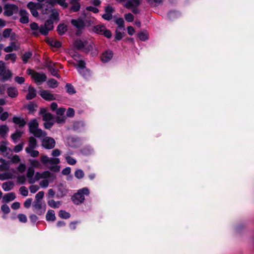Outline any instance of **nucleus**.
Here are the masks:
<instances>
[{
	"mask_svg": "<svg viewBox=\"0 0 254 254\" xmlns=\"http://www.w3.org/2000/svg\"><path fill=\"white\" fill-rule=\"evenodd\" d=\"M25 151L32 157H38L39 155V151L34 149L25 148Z\"/></svg>",
	"mask_w": 254,
	"mask_h": 254,
	"instance_id": "35",
	"label": "nucleus"
},
{
	"mask_svg": "<svg viewBox=\"0 0 254 254\" xmlns=\"http://www.w3.org/2000/svg\"><path fill=\"white\" fill-rule=\"evenodd\" d=\"M18 49V47L14 42H11L10 45L4 48L3 50L6 53H10L13 51H16Z\"/></svg>",
	"mask_w": 254,
	"mask_h": 254,
	"instance_id": "27",
	"label": "nucleus"
},
{
	"mask_svg": "<svg viewBox=\"0 0 254 254\" xmlns=\"http://www.w3.org/2000/svg\"><path fill=\"white\" fill-rule=\"evenodd\" d=\"M37 146V140L34 137L29 139L28 146L26 148L35 149Z\"/></svg>",
	"mask_w": 254,
	"mask_h": 254,
	"instance_id": "32",
	"label": "nucleus"
},
{
	"mask_svg": "<svg viewBox=\"0 0 254 254\" xmlns=\"http://www.w3.org/2000/svg\"><path fill=\"white\" fill-rule=\"evenodd\" d=\"M33 210L36 213L40 215L46 210V204L41 201H35L33 204Z\"/></svg>",
	"mask_w": 254,
	"mask_h": 254,
	"instance_id": "6",
	"label": "nucleus"
},
{
	"mask_svg": "<svg viewBox=\"0 0 254 254\" xmlns=\"http://www.w3.org/2000/svg\"><path fill=\"white\" fill-rule=\"evenodd\" d=\"M86 43V42H84L81 40H77L75 42L74 45L78 49H83V50Z\"/></svg>",
	"mask_w": 254,
	"mask_h": 254,
	"instance_id": "40",
	"label": "nucleus"
},
{
	"mask_svg": "<svg viewBox=\"0 0 254 254\" xmlns=\"http://www.w3.org/2000/svg\"><path fill=\"white\" fill-rule=\"evenodd\" d=\"M12 120L15 124L18 125L20 127H22L26 124V122L24 119L20 117H14Z\"/></svg>",
	"mask_w": 254,
	"mask_h": 254,
	"instance_id": "29",
	"label": "nucleus"
},
{
	"mask_svg": "<svg viewBox=\"0 0 254 254\" xmlns=\"http://www.w3.org/2000/svg\"><path fill=\"white\" fill-rule=\"evenodd\" d=\"M40 4L39 3H35L31 1L28 3L27 7L30 9V10H31L36 8H38L40 6Z\"/></svg>",
	"mask_w": 254,
	"mask_h": 254,
	"instance_id": "52",
	"label": "nucleus"
},
{
	"mask_svg": "<svg viewBox=\"0 0 254 254\" xmlns=\"http://www.w3.org/2000/svg\"><path fill=\"white\" fill-rule=\"evenodd\" d=\"M90 191L88 188H83L79 190L77 192L74 193L71 197L73 203L75 204H79L83 202L85 199V195H88Z\"/></svg>",
	"mask_w": 254,
	"mask_h": 254,
	"instance_id": "1",
	"label": "nucleus"
},
{
	"mask_svg": "<svg viewBox=\"0 0 254 254\" xmlns=\"http://www.w3.org/2000/svg\"><path fill=\"white\" fill-rule=\"evenodd\" d=\"M65 88L66 90V92L70 94L75 93L74 88L73 86H72L70 84L67 83L65 86Z\"/></svg>",
	"mask_w": 254,
	"mask_h": 254,
	"instance_id": "48",
	"label": "nucleus"
},
{
	"mask_svg": "<svg viewBox=\"0 0 254 254\" xmlns=\"http://www.w3.org/2000/svg\"><path fill=\"white\" fill-rule=\"evenodd\" d=\"M34 169L32 167H29L26 172V177L29 184H34L35 183V175Z\"/></svg>",
	"mask_w": 254,
	"mask_h": 254,
	"instance_id": "10",
	"label": "nucleus"
},
{
	"mask_svg": "<svg viewBox=\"0 0 254 254\" xmlns=\"http://www.w3.org/2000/svg\"><path fill=\"white\" fill-rule=\"evenodd\" d=\"M95 45L92 43H86L83 51L86 53L93 51L95 49Z\"/></svg>",
	"mask_w": 254,
	"mask_h": 254,
	"instance_id": "39",
	"label": "nucleus"
},
{
	"mask_svg": "<svg viewBox=\"0 0 254 254\" xmlns=\"http://www.w3.org/2000/svg\"><path fill=\"white\" fill-rule=\"evenodd\" d=\"M17 217L21 222L26 223L27 221V217L23 214H19L18 215Z\"/></svg>",
	"mask_w": 254,
	"mask_h": 254,
	"instance_id": "62",
	"label": "nucleus"
},
{
	"mask_svg": "<svg viewBox=\"0 0 254 254\" xmlns=\"http://www.w3.org/2000/svg\"><path fill=\"white\" fill-rule=\"evenodd\" d=\"M50 3H57L62 6L64 8H66L67 6V3L65 1V0H54L52 2H49Z\"/></svg>",
	"mask_w": 254,
	"mask_h": 254,
	"instance_id": "45",
	"label": "nucleus"
},
{
	"mask_svg": "<svg viewBox=\"0 0 254 254\" xmlns=\"http://www.w3.org/2000/svg\"><path fill=\"white\" fill-rule=\"evenodd\" d=\"M65 158L67 163L69 165H73L76 163V160L69 155H66Z\"/></svg>",
	"mask_w": 254,
	"mask_h": 254,
	"instance_id": "46",
	"label": "nucleus"
},
{
	"mask_svg": "<svg viewBox=\"0 0 254 254\" xmlns=\"http://www.w3.org/2000/svg\"><path fill=\"white\" fill-rule=\"evenodd\" d=\"M44 195V192L40 191L38 192L35 195V201H41Z\"/></svg>",
	"mask_w": 254,
	"mask_h": 254,
	"instance_id": "61",
	"label": "nucleus"
},
{
	"mask_svg": "<svg viewBox=\"0 0 254 254\" xmlns=\"http://www.w3.org/2000/svg\"><path fill=\"white\" fill-rule=\"evenodd\" d=\"M138 36L140 40L142 41H145L148 39V34L146 32H140L138 33Z\"/></svg>",
	"mask_w": 254,
	"mask_h": 254,
	"instance_id": "56",
	"label": "nucleus"
},
{
	"mask_svg": "<svg viewBox=\"0 0 254 254\" xmlns=\"http://www.w3.org/2000/svg\"><path fill=\"white\" fill-rule=\"evenodd\" d=\"M67 143L71 147H76L78 144L77 139L73 137H68L67 138Z\"/></svg>",
	"mask_w": 254,
	"mask_h": 254,
	"instance_id": "34",
	"label": "nucleus"
},
{
	"mask_svg": "<svg viewBox=\"0 0 254 254\" xmlns=\"http://www.w3.org/2000/svg\"><path fill=\"white\" fill-rule=\"evenodd\" d=\"M32 133L33 134V135L35 137H38V138H40L42 139L43 138H44L45 137H46L47 134L45 131H43L42 129H41L40 128H37V129L34 130L33 132H32Z\"/></svg>",
	"mask_w": 254,
	"mask_h": 254,
	"instance_id": "23",
	"label": "nucleus"
},
{
	"mask_svg": "<svg viewBox=\"0 0 254 254\" xmlns=\"http://www.w3.org/2000/svg\"><path fill=\"white\" fill-rule=\"evenodd\" d=\"M7 93L10 97L15 98L17 96L18 92L15 87H10L7 88Z\"/></svg>",
	"mask_w": 254,
	"mask_h": 254,
	"instance_id": "21",
	"label": "nucleus"
},
{
	"mask_svg": "<svg viewBox=\"0 0 254 254\" xmlns=\"http://www.w3.org/2000/svg\"><path fill=\"white\" fill-rule=\"evenodd\" d=\"M50 20H58L59 19V14L58 12L55 9L52 10V13L50 15Z\"/></svg>",
	"mask_w": 254,
	"mask_h": 254,
	"instance_id": "41",
	"label": "nucleus"
},
{
	"mask_svg": "<svg viewBox=\"0 0 254 254\" xmlns=\"http://www.w3.org/2000/svg\"><path fill=\"white\" fill-rule=\"evenodd\" d=\"M141 2V0H128L125 4L127 8H132L138 6Z\"/></svg>",
	"mask_w": 254,
	"mask_h": 254,
	"instance_id": "15",
	"label": "nucleus"
},
{
	"mask_svg": "<svg viewBox=\"0 0 254 254\" xmlns=\"http://www.w3.org/2000/svg\"><path fill=\"white\" fill-rule=\"evenodd\" d=\"M57 31L60 35H63L67 31V26L64 24H60L58 26Z\"/></svg>",
	"mask_w": 254,
	"mask_h": 254,
	"instance_id": "36",
	"label": "nucleus"
},
{
	"mask_svg": "<svg viewBox=\"0 0 254 254\" xmlns=\"http://www.w3.org/2000/svg\"><path fill=\"white\" fill-rule=\"evenodd\" d=\"M71 23L72 25L78 29H81L84 27V23L81 19H72L71 20Z\"/></svg>",
	"mask_w": 254,
	"mask_h": 254,
	"instance_id": "18",
	"label": "nucleus"
},
{
	"mask_svg": "<svg viewBox=\"0 0 254 254\" xmlns=\"http://www.w3.org/2000/svg\"><path fill=\"white\" fill-rule=\"evenodd\" d=\"M7 143L4 141H2L0 144V151L2 153H4L7 150V147H6Z\"/></svg>",
	"mask_w": 254,
	"mask_h": 254,
	"instance_id": "49",
	"label": "nucleus"
},
{
	"mask_svg": "<svg viewBox=\"0 0 254 254\" xmlns=\"http://www.w3.org/2000/svg\"><path fill=\"white\" fill-rule=\"evenodd\" d=\"M14 183L11 181L3 183L2 185V188L5 191H8L13 189Z\"/></svg>",
	"mask_w": 254,
	"mask_h": 254,
	"instance_id": "28",
	"label": "nucleus"
},
{
	"mask_svg": "<svg viewBox=\"0 0 254 254\" xmlns=\"http://www.w3.org/2000/svg\"><path fill=\"white\" fill-rule=\"evenodd\" d=\"M19 191L20 193L24 196H27L28 194V191L27 188L24 186L20 188Z\"/></svg>",
	"mask_w": 254,
	"mask_h": 254,
	"instance_id": "53",
	"label": "nucleus"
},
{
	"mask_svg": "<svg viewBox=\"0 0 254 254\" xmlns=\"http://www.w3.org/2000/svg\"><path fill=\"white\" fill-rule=\"evenodd\" d=\"M29 129L31 133L37 129L38 127V123L36 120H31L28 124Z\"/></svg>",
	"mask_w": 254,
	"mask_h": 254,
	"instance_id": "25",
	"label": "nucleus"
},
{
	"mask_svg": "<svg viewBox=\"0 0 254 254\" xmlns=\"http://www.w3.org/2000/svg\"><path fill=\"white\" fill-rule=\"evenodd\" d=\"M31 167L34 168L42 169V165L41 163L37 159H30L28 160Z\"/></svg>",
	"mask_w": 254,
	"mask_h": 254,
	"instance_id": "24",
	"label": "nucleus"
},
{
	"mask_svg": "<svg viewBox=\"0 0 254 254\" xmlns=\"http://www.w3.org/2000/svg\"><path fill=\"white\" fill-rule=\"evenodd\" d=\"M149 4L152 7L158 6L162 1V0H147Z\"/></svg>",
	"mask_w": 254,
	"mask_h": 254,
	"instance_id": "47",
	"label": "nucleus"
},
{
	"mask_svg": "<svg viewBox=\"0 0 254 254\" xmlns=\"http://www.w3.org/2000/svg\"><path fill=\"white\" fill-rule=\"evenodd\" d=\"M53 22L51 20H47L44 25H41L39 27L40 32L44 35H47L50 30L53 29Z\"/></svg>",
	"mask_w": 254,
	"mask_h": 254,
	"instance_id": "7",
	"label": "nucleus"
},
{
	"mask_svg": "<svg viewBox=\"0 0 254 254\" xmlns=\"http://www.w3.org/2000/svg\"><path fill=\"white\" fill-rule=\"evenodd\" d=\"M49 181L47 179H45L40 182L39 185L42 188H47L49 186Z\"/></svg>",
	"mask_w": 254,
	"mask_h": 254,
	"instance_id": "54",
	"label": "nucleus"
},
{
	"mask_svg": "<svg viewBox=\"0 0 254 254\" xmlns=\"http://www.w3.org/2000/svg\"><path fill=\"white\" fill-rule=\"evenodd\" d=\"M93 31L97 34L103 35L108 38H110L112 36L111 31L107 29L103 25H98L94 26Z\"/></svg>",
	"mask_w": 254,
	"mask_h": 254,
	"instance_id": "4",
	"label": "nucleus"
},
{
	"mask_svg": "<svg viewBox=\"0 0 254 254\" xmlns=\"http://www.w3.org/2000/svg\"><path fill=\"white\" fill-rule=\"evenodd\" d=\"M59 215L61 218L64 219L68 218L70 216L68 212L63 210H61L59 211Z\"/></svg>",
	"mask_w": 254,
	"mask_h": 254,
	"instance_id": "44",
	"label": "nucleus"
},
{
	"mask_svg": "<svg viewBox=\"0 0 254 254\" xmlns=\"http://www.w3.org/2000/svg\"><path fill=\"white\" fill-rule=\"evenodd\" d=\"M31 56L32 53L31 52H26L23 54L22 57V60L24 63H26Z\"/></svg>",
	"mask_w": 254,
	"mask_h": 254,
	"instance_id": "42",
	"label": "nucleus"
},
{
	"mask_svg": "<svg viewBox=\"0 0 254 254\" xmlns=\"http://www.w3.org/2000/svg\"><path fill=\"white\" fill-rule=\"evenodd\" d=\"M12 31L11 29L6 28L5 29L2 33V36L4 38H8L9 37L10 33Z\"/></svg>",
	"mask_w": 254,
	"mask_h": 254,
	"instance_id": "60",
	"label": "nucleus"
},
{
	"mask_svg": "<svg viewBox=\"0 0 254 254\" xmlns=\"http://www.w3.org/2000/svg\"><path fill=\"white\" fill-rule=\"evenodd\" d=\"M16 58V55L14 53L6 54L4 57V60L5 61H10L12 63H15Z\"/></svg>",
	"mask_w": 254,
	"mask_h": 254,
	"instance_id": "33",
	"label": "nucleus"
},
{
	"mask_svg": "<svg viewBox=\"0 0 254 254\" xmlns=\"http://www.w3.org/2000/svg\"><path fill=\"white\" fill-rule=\"evenodd\" d=\"M113 52L111 51H107L104 52L101 56V60L104 63L109 62L113 57Z\"/></svg>",
	"mask_w": 254,
	"mask_h": 254,
	"instance_id": "16",
	"label": "nucleus"
},
{
	"mask_svg": "<svg viewBox=\"0 0 254 254\" xmlns=\"http://www.w3.org/2000/svg\"><path fill=\"white\" fill-rule=\"evenodd\" d=\"M47 85L50 88H55L58 86V82L55 79L52 78L47 81Z\"/></svg>",
	"mask_w": 254,
	"mask_h": 254,
	"instance_id": "38",
	"label": "nucleus"
},
{
	"mask_svg": "<svg viewBox=\"0 0 254 254\" xmlns=\"http://www.w3.org/2000/svg\"><path fill=\"white\" fill-rule=\"evenodd\" d=\"M26 170V166L24 163H21L17 168V170L21 173H23Z\"/></svg>",
	"mask_w": 254,
	"mask_h": 254,
	"instance_id": "64",
	"label": "nucleus"
},
{
	"mask_svg": "<svg viewBox=\"0 0 254 254\" xmlns=\"http://www.w3.org/2000/svg\"><path fill=\"white\" fill-rule=\"evenodd\" d=\"M116 23L119 26L120 28H124V21L123 18H119L116 20Z\"/></svg>",
	"mask_w": 254,
	"mask_h": 254,
	"instance_id": "63",
	"label": "nucleus"
},
{
	"mask_svg": "<svg viewBox=\"0 0 254 254\" xmlns=\"http://www.w3.org/2000/svg\"><path fill=\"white\" fill-rule=\"evenodd\" d=\"M17 9V7L14 5H6L4 6V14L10 16L13 14L14 11Z\"/></svg>",
	"mask_w": 254,
	"mask_h": 254,
	"instance_id": "14",
	"label": "nucleus"
},
{
	"mask_svg": "<svg viewBox=\"0 0 254 254\" xmlns=\"http://www.w3.org/2000/svg\"><path fill=\"white\" fill-rule=\"evenodd\" d=\"M48 69L50 71L52 75H53L54 76H56L57 78H61L60 75L58 73L57 69H56L55 67L50 68Z\"/></svg>",
	"mask_w": 254,
	"mask_h": 254,
	"instance_id": "50",
	"label": "nucleus"
},
{
	"mask_svg": "<svg viewBox=\"0 0 254 254\" xmlns=\"http://www.w3.org/2000/svg\"><path fill=\"white\" fill-rule=\"evenodd\" d=\"M32 133L33 134V135L35 137H38V138H40L42 139L43 138H44L45 137H46L47 134L45 131H43L42 129H41L40 128H37V129L34 130L33 132H32Z\"/></svg>",
	"mask_w": 254,
	"mask_h": 254,
	"instance_id": "22",
	"label": "nucleus"
},
{
	"mask_svg": "<svg viewBox=\"0 0 254 254\" xmlns=\"http://www.w3.org/2000/svg\"><path fill=\"white\" fill-rule=\"evenodd\" d=\"M13 75L11 71L5 67V63L0 61V79L5 81L10 79Z\"/></svg>",
	"mask_w": 254,
	"mask_h": 254,
	"instance_id": "2",
	"label": "nucleus"
},
{
	"mask_svg": "<svg viewBox=\"0 0 254 254\" xmlns=\"http://www.w3.org/2000/svg\"><path fill=\"white\" fill-rule=\"evenodd\" d=\"M36 95V92L35 89L29 86L28 87V92L27 95L26 96V99L27 100H31L35 97Z\"/></svg>",
	"mask_w": 254,
	"mask_h": 254,
	"instance_id": "26",
	"label": "nucleus"
},
{
	"mask_svg": "<svg viewBox=\"0 0 254 254\" xmlns=\"http://www.w3.org/2000/svg\"><path fill=\"white\" fill-rule=\"evenodd\" d=\"M22 135V132L20 131H16L14 133L12 134L11 137L13 141H16L17 139L19 138Z\"/></svg>",
	"mask_w": 254,
	"mask_h": 254,
	"instance_id": "59",
	"label": "nucleus"
},
{
	"mask_svg": "<svg viewBox=\"0 0 254 254\" xmlns=\"http://www.w3.org/2000/svg\"><path fill=\"white\" fill-rule=\"evenodd\" d=\"M0 162H1V164H0V171H2L8 169L9 164L8 161L1 158L0 159Z\"/></svg>",
	"mask_w": 254,
	"mask_h": 254,
	"instance_id": "31",
	"label": "nucleus"
},
{
	"mask_svg": "<svg viewBox=\"0 0 254 254\" xmlns=\"http://www.w3.org/2000/svg\"><path fill=\"white\" fill-rule=\"evenodd\" d=\"M8 131V128L6 125L0 126V135H4Z\"/></svg>",
	"mask_w": 254,
	"mask_h": 254,
	"instance_id": "51",
	"label": "nucleus"
},
{
	"mask_svg": "<svg viewBox=\"0 0 254 254\" xmlns=\"http://www.w3.org/2000/svg\"><path fill=\"white\" fill-rule=\"evenodd\" d=\"M49 44L53 47L59 48L62 45V44L60 42L58 41L55 40H52L49 42Z\"/></svg>",
	"mask_w": 254,
	"mask_h": 254,
	"instance_id": "55",
	"label": "nucleus"
},
{
	"mask_svg": "<svg viewBox=\"0 0 254 254\" xmlns=\"http://www.w3.org/2000/svg\"><path fill=\"white\" fill-rule=\"evenodd\" d=\"M85 64L83 61H79L78 64L75 65V67L77 69L78 72L81 74L84 77L86 78L89 75V72L85 67Z\"/></svg>",
	"mask_w": 254,
	"mask_h": 254,
	"instance_id": "9",
	"label": "nucleus"
},
{
	"mask_svg": "<svg viewBox=\"0 0 254 254\" xmlns=\"http://www.w3.org/2000/svg\"><path fill=\"white\" fill-rule=\"evenodd\" d=\"M75 177L78 179H81L83 178L84 173L81 169H77L75 171L74 173Z\"/></svg>",
	"mask_w": 254,
	"mask_h": 254,
	"instance_id": "43",
	"label": "nucleus"
},
{
	"mask_svg": "<svg viewBox=\"0 0 254 254\" xmlns=\"http://www.w3.org/2000/svg\"><path fill=\"white\" fill-rule=\"evenodd\" d=\"M48 178L51 179V180H54L56 178V177L54 174L48 171H44L42 173L37 172L35 173V182L40 179Z\"/></svg>",
	"mask_w": 254,
	"mask_h": 254,
	"instance_id": "5",
	"label": "nucleus"
},
{
	"mask_svg": "<svg viewBox=\"0 0 254 254\" xmlns=\"http://www.w3.org/2000/svg\"><path fill=\"white\" fill-rule=\"evenodd\" d=\"M23 145L24 143L23 142L18 144L14 147L13 151L16 153L20 152L22 150Z\"/></svg>",
	"mask_w": 254,
	"mask_h": 254,
	"instance_id": "57",
	"label": "nucleus"
},
{
	"mask_svg": "<svg viewBox=\"0 0 254 254\" xmlns=\"http://www.w3.org/2000/svg\"><path fill=\"white\" fill-rule=\"evenodd\" d=\"M48 204L49 206L52 208H58L61 204V202L60 201H55L54 199H50L48 201Z\"/></svg>",
	"mask_w": 254,
	"mask_h": 254,
	"instance_id": "37",
	"label": "nucleus"
},
{
	"mask_svg": "<svg viewBox=\"0 0 254 254\" xmlns=\"http://www.w3.org/2000/svg\"><path fill=\"white\" fill-rule=\"evenodd\" d=\"M42 146L47 149L53 148L56 144L55 140L51 137L46 136L42 139Z\"/></svg>",
	"mask_w": 254,
	"mask_h": 254,
	"instance_id": "8",
	"label": "nucleus"
},
{
	"mask_svg": "<svg viewBox=\"0 0 254 254\" xmlns=\"http://www.w3.org/2000/svg\"><path fill=\"white\" fill-rule=\"evenodd\" d=\"M114 9L112 6L108 5L105 8V13L102 16V18L107 20H110L112 18V13Z\"/></svg>",
	"mask_w": 254,
	"mask_h": 254,
	"instance_id": "11",
	"label": "nucleus"
},
{
	"mask_svg": "<svg viewBox=\"0 0 254 254\" xmlns=\"http://www.w3.org/2000/svg\"><path fill=\"white\" fill-rule=\"evenodd\" d=\"M46 218L48 221H54L56 220L54 211L53 210H48L46 214Z\"/></svg>",
	"mask_w": 254,
	"mask_h": 254,
	"instance_id": "30",
	"label": "nucleus"
},
{
	"mask_svg": "<svg viewBox=\"0 0 254 254\" xmlns=\"http://www.w3.org/2000/svg\"><path fill=\"white\" fill-rule=\"evenodd\" d=\"M19 21L23 24L27 23L29 22L28 13L25 10H20L19 11Z\"/></svg>",
	"mask_w": 254,
	"mask_h": 254,
	"instance_id": "13",
	"label": "nucleus"
},
{
	"mask_svg": "<svg viewBox=\"0 0 254 254\" xmlns=\"http://www.w3.org/2000/svg\"><path fill=\"white\" fill-rule=\"evenodd\" d=\"M60 159L57 158H50L48 161V167L51 170H53L54 165H57L60 163Z\"/></svg>",
	"mask_w": 254,
	"mask_h": 254,
	"instance_id": "19",
	"label": "nucleus"
},
{
	"mask_svg": "<svg viewBox=\"0 0 254 254\" xmlns=\"http://www.w3.org/2000/svg\"><path fill=\"white\" fill-rule=\"evenodd\" d=\"M39 94L42 98L46 100L52 101L56 99L54 95L52 94L51 92L47 90H41Z\"/></svg>",
	"mask_w": 254,
	"mask_h": 254,
	"instance_id": "12",
	"label": "nucleus"
},
{
	"mask_svg": "<svg viewBox=\"0 0 254 254\" xmlns=\"http://www.w3.org/2000/svg\"><path fill=\"white\" fill-rule=\"evenodd\" d=\"M16 198L15 194L14 192H11L5 194L2 198V202L8 203L13 200Z\"/></svg>",
	"mask_w": 254,
	"mask_h": 254,
	"instance_id": "17",
	"label": "nucleus"
},
{
	"mask_svg": "<svg viewBox=\"0 0 254 254\" xmlns=\"http://www.w3.org/2000/svg\"><path fill=\"white\" fill-rule=\"evenodd\" d=\"M40 113L42 114L43 120L45 122L52 121V115L50 113L46 112L45 109L41 110Z\"/></svg>",
	"mask_w": 254,
	"mask_h": 254,
	"instance_id": "20",
	"label": "nucleus"
},
{
	"mask_svg": "<svg viewBox=\"0 0 254 254\" xmlns=\"http://www.w3.org/2000/svg\"><path fill=\"white\" fill-rule=\"evenodd\" d=\"M28 75H30L36 83L39 85L45 81L47 79L46 75L42 72H37L31 69H28L26 71Z\"/></svg>",
	"mask_w": 254,
	"mask_h": 254,
	"instance_id": "3",
	"label": "nucleus"
},
{
	"mask_svg": "<svg viewBox=\"0 0 254 254\" xmlns=\"http://www.w3.org/2000/svg\"><path fill=\"white\" fill-rule=\"evenodd\" d=\"M124 17L126 21L127 22H132L134 19L133 15L130 13H128L126 14L124 16Z\"/></svg>",
	"mask_w": 254,
	"mask_h": 254,
	"instance_id": "58",
	"label": "nucleus"
}]
</instances>
